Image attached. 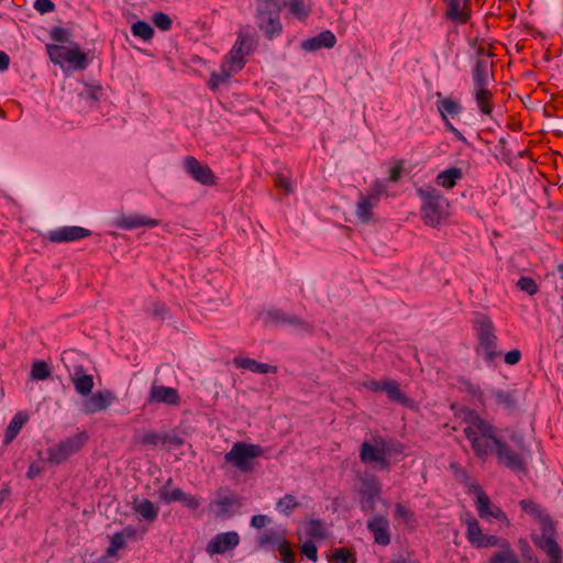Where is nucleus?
<instances>
[{
	"label": "nucleus",
	"instance_id": "nucleus-1",
	"mask_svg": "<svg viewBox=\"0 0 563 563\" xmlns=\"http://www.w3.org/2000/svg\"><path fill=\"white\" fill-rule=\"evenodd\" d=\"M463 433L471 443L475 456L486 460L494 455L499 465L514 472L526 473L528 471L529 449L522 434L512 432L510 440L515 443L511 448L498 435L497 428L472 409L464 411Z\"/></svg>",
	"mask_w": 563,
	"mask_h": 563
},
{
	"label": "nucleus",
	"instance_id": "nucleus-2",
	"mask_svg": "<svg viewBox=\"0 0 563 563\" xmlns=\"http://www.w3.org/2000/svg\"><path fill=\"white\" fill-rule=\"evenodd\" d=\"M473 328L476 331V336L479 346L476 349L477 353L482 350L486 362H493L500 356L497 351V335L495 333V325L489 316L485 313H476Z\"/></svg>",
	"mask_w": 563,
	"mask_h": 563
},
{
	"label": "nucleus",
	"instance_id": "nucleus-3",
	"mask_svg": "<svg viewBox=\"0 0 563 563\" xmlns=\"http://www.w3.org/2000/svg\"><path fill=\"white\" fill-rule=\"evenodd\" d=\"M401 452V448H393L391 443L380 435L374 437L372 443L365 441L360 449V460L365 464L376 463L382 468H389L387 457L391 453Z\"/></svg>",
	"mask_w": 563,
	"mask_h": 563
},
{
	"label": "nucleus",
	"instance_id": "nucleus-4",
	"mask_svg": "<svg viewBox=\"0 0 563 563\" xmlns=\"http://www.w3.org/2000/svg\"><path fill=\"white\" fill-rule=\"evenodd\" d=\"M280 4L278 0H260L257 5V24L268 38L280 31Z\"/></svg>",
	"mask_w": 563,
	"mask_h": 563
},
{
	"label": "nucleus",
	"instance_id": "nucleus-5",
	"mask_svg": "<svg viewBox=\"0 0 563 563\" xmlns=\"http://www.w3.org/2000/svg\"><path fill=\"white\" fill-rule=\"evenodd\" d=\"M87 441L88 434L85 431L62 440L47 449V461L52 464H62L79 452Z\"/></svg>",
	"mask_w": 563,
	"mask_h": 563
},
{
	"label": "nucleus",
	"instance_id": "nucleus-6",
	"mask_svg": "<svg viewBox=\"0 0 563 563\" xmlns=\"http://www.w3.org/2000/svg\"><path fill=\"white\" fill-rule=\"evenodd\" d=\"M262 454V449L255 444H246L236 442L232 449L225 453L224 461L233 464L243 473H247L253 468V461Z\"/></svg>",
	"mask_w": 563,
	"mask_h": 563
},
{
	"label": "nucleus",
	"instance_id": "nucleus-7",
	"mask_svg": "<svg viewBox=\"0 0 563 563\" xmlns=\"http://www.w3.org/2000/svg\"><path fill=\"white\" fill-rule=\"evenodd\" d=\"M46 51L54 64L63 65L66 63L79 70H84L88 66L87 55L78 47L70 48L57 44H47Z\"/></svg>",
	"mask_w": 563,
	"mask_h": 563
},
{
	"label": "nucleus",
	"instance_id": "nucleus-8",
	"mask_svg": "<svg viewBox=\"0 0 563 563\" xmlns=\"http://www.w3.org/2000/svg\"><path fill=\"white\" fill-rule=\"evenodd\" d=\"M254 44L255 42L250 34L239 32L236 42L225 56L223 64L227 65L231 71H240L245 66V57L252 53Z\"/></svg>",
	"mask_w": 563,
	"mask_h": 563
},
{
	"label": "nucleus",
	"instance_id": "nucleus-9",
	"mask_svg": "<svg viewBox=\"0 0 563 563\" xmlns=\"http://www.w3.org/2000/svg\"><path fill=\"white\" fill-rule=\"evenodd\" d=\"M438 101H437V110L440 113L441 119L444 122V126L446 131L453 134L454 139L467 143L466 137L459 131L449 120V117L455 118L457 117L462 110L463 107L460 103L459 100L452 98V97H442L441 92H437Z\"/></svg>",
	"mask_w": 563,
	"mask_h": 563
},
{
	"label": "nucleus",
	"instance_id": "nucleus-10",
	"mask_svg": "<svg viewBox=\"0 0 563 563\" xmlns=\"http://www.w3.org/2000/svg\"><path fill=\"white\" fill-rule=\"evenodd\" d=\"M444 11L442 18L451 24L459 26L470 23L472 20L471 0H442Z\"/></svg>",
	"mask_w": 563,
	"mask_h": 563
},
{
	"label": "nucleus",
	"instance_id": "nucleus-11",
	"mask_svg": "<svg viewBox=\"0 0 563 563\" xmlns=\"http://www.w3.org/2000/svg\"><path fill=\"white\" fill-rule=\"evenodd\" d=\"M91 235V231L79 225H65L48 231L44 239L52 243H68L79 241Z\"/></svg>",
	"mask_w": 563,
	"mask_h": 563
},
{
	"label": "nucleus",
	"instance_id": "nucleus-12",
	"mask_svg": "<svg viewBox=\"0 0 563 563\" xmlns=\"http://www.w3.org/2000/svg\"><path fill=\"white\" fill-rule=\"evenodd\" d=\"M465 523L467 527L466 538L474 548L484 549L495 547L499 543V537L485 534L474 517L468 516L467 519H465Z\"/></svg>",
	"mask_w": 563,
	"mask_h": 563
},
{
	"label": "nucleus",
	"instance_id": "nucleus-13",
	"mask_svg": "<svg viewBox=\"0 0 563 563\" xmlns=\"http://www.w3.org/2000/svg\"><path fill=\"white\" fill-rule=\"evenodd\" d=\"M184 165L186 172L199 184L203 186L216 185L217 177L212 169L208 165L200 163L196 157L187 156Z\"/></svg>",
	"mask_w": 563,
	"mask_h": 563
},
{
	"label": "nucleus",
	"instance_id": "nucleus-14",
	"mask_svg": "<svg viewBox=\"0 0 563 563\" xmlns=\"http://www.w3.org/2000/svg\"><path fill=\"white\" fill-rule=\"evenodd\" d=\"M240 543V536L235 531L221 532L216 534L206 547L209 555L224 554L235 549Z\"/></svg>",
	"mask_w": 563,
	"mask_h": 563
},
{
	"label": "nucleus",
	"instance_id": "nucleus-15",
	"mask_svg": "<svg viewBox=\"0 0 563 563\" xmlns=\"http://www.w3.org/2000/svg\"><path fill=\"white\" fill-rule=\"evenodd\" d=\"M472 488L476 494L475 505L481 518L493 517L498 520L506 518L505 512L499 507H496L492 504L488 495L483 490L481 486L473 485Z\"/></svg>",
	"mask_w": 563,
	"mask_h": 563
},
{
	"label": "nucleus",
	"instance_id": "nucleus-16",
	"mask_svg": "<svg viewBox=\"0 0 563 563\" xmlns=\"http://www.w3.org/2000/svg\"><path fill=\"white\" fill-rule=\"evenodd\" d=\"M66 367L68 368L75 390L81 396L90 395L95 386L92 375L88 374L81 365H73L70 367L66 364Z\"/></svg>",
	"mask_w": 563,
	"mask_h": 563
},
{
	"label": "nucleus",
	"instance_id": "nucleus-17",
	"mask_svg": "<svg viewBox=\"0 0 563 563\" xmlns=\"http://www.w3.org/2000/svg\"><path fill=\"white\" fill-rule=\"evenodd\" d=\"M147 404H165L170 406H178L180 404V396L176 388L167 387L164 385L153 384L147 397Z\"/></svg>",
	"mask_w": 563,
	"mask_h": 563
},
{
	"label": "nucleus",
	"instance_id": "nucleus-18",
	"mask_svg": "<svg viewBox=\"0 0 563 563\" xmlns=\"http://www.w3.org/2000/svg\"><path fill=\"white\" fill-rule=\"evenodd\" d=\"M367 529L377 544L386 547L390 543L389 519L386 515L373 516L367 521Z\"/></svg>",
	"mask_w": 563,
	"mask_h": 563
},
{
	"label": "nucleus",
	"instance_id": "nucleus-19",
	"mask_svg": "<svg viewBox=\"0 0 563 563\" xmlns=\"http://www.w3.org/2000/svg\"><path fill=\"white\" fill-rule=\"evenodd\" d=\"M537 522L541 527L542 534L532 539L534 545L543 551L550 548V542L559 544L555 540L556 526L550 515L545 512Z\"/></svg>",
	"mask_w": 563,
	"mask_h": 563
},
{
	"label": "nucleus",
	"instance_id": "nucleus-20",
	"mask_svg": "<svg viewBox=\"0 0 563 563\" xmlns=\"http://www.w3.org/2000/svg\"><path fill=\"white\" fill-rule=\"evenodd\" d=\"M117 399L113 391L109 389L99 390L84 401V411L86 413H96L109 408Z\"/></svg>",
	"mask_w": 563,
	"mask_h": 563
},
{
	"label": "nucleus",
	"instance_id": "nucleus-21",
	"mask_svg": "<svg viewBox=\"0 0 563 563\" xmlns=\"http://www.w3.org/2000/svg\"><path fill=\"white\" fill-rule=\"evenodd\" d=\"M386 191L387 188L382 180H374L366 194H360V198L357 201V207L360 211H371L374 207L377 206L382 196H384Z\"/></svg>",
	"mask_w": 563,
	"mask_h": 563
},
{
	"label": "nucleus",
	"instance_id": "nucleus-22",
	"mask_svg": "<svg viewBox=\"0 0 563 563\" xmlns=\"http://www.w3.org/2000/svg\"><path fill=\"white\" fill-rule=\"evenodd\" d=\"M112 224L121 230H134L142 227L153 228L158 224L157 220L135 213H121L113 219Z\"/></svg>",
	"mask_w": 563,
	"mask_h": 563
},
{
	"label": "nucleus",
	"instance_id": "nucleus-23",
	"mask_svg": "<svg viewBox=\"0 0 563 563\" xmlns=\"http://www.w3.org/2000/svg\"><path fill=\"white\" fill-rule=\"evenodd\" d=\"M336 44V37L330 30L320 32L313 37H309L301 42V48L306 52H316L321 48H332Z\"/></svg>",
	"mask_w": 563,
	"mask_h": 563
},
{
	"label": "nucleus",
	"instance_id": "nucleus-24",
	"mask_svg": "<svg viewBox=\"0 0 563 563\" xmlns=\"http://www.w3.org/2000/svg\"><path fill=\"white\" fill-rule=\"evenodd\" d=\"M473 97L481 113L492 117L494 93L488 89V86L474 88Z\"/></svg>",
	"mask_w": 563,
	"mask_h": 563
},
{
	"label": "nucleus",
	"instance_id": "nucleus-25",
	"mask_svg": "<svg viewBox=\"0 0 563 563\" xmlns=\"http://www.w3.org/2000/svg\"><path fill=\"white\" fill-rule=\"evenodd\" d=\"M495 547H499L500 551L494 553L489 558L488 563H520L518 555L512 550L508 540L499 538V543Z\"/></svg>",
	"mask_w": 563,
	"mask_h": 563
},
{
	"label": "nucleus",
	"instance_id": "nucleus-26",
	"mask_svg": "<svg viewBox=\"0 0 563 563\" xmlns=\"http://www.w3.org/2000/svg\"><path fill=\"white\" fill-rule=\"evenodd\" d=\"M301 527L309 540L322 541L328 538V529L321 519H309Z\"/></svg>",
	"mask_w": 563,
	"mask_h": 563
},
{
	"label": "nucleus",
	"instance_id": "nucleus-27",
	"mask_svg": "<svg viewBox=\"0 0 563 563\" xmlns=\"http://www.w3.org/2000/svg\"><path fill=\"white\" fill-rule=\"evenodd\" d=\"M492 395L498 406L515 410L518 407V393L516 389H493Z\"/></svg>",
	"mask_w": 563,
	"mask_h": 563
},
{
	"label": "nucleus",
	"instance_id": "nucleus-28",
	"mask_svg": "<svg viewBox=\"0 0 563 563\" xmlns=\"http://www.w3.org/2000/svg\"><path fill=\"white\" fill-rule=\"evenodd\" d=\"M27 413L23 411H19L18 413H15V416L12 418V420L10 421L9 426L4 431V445L10 444L18 437L19 432L21 431L22 427L27 422Z\"/></svg>",
	"mask_w": 563,
	"mask_h": 563
},
{
	"label": "nucleus",
	"instance_id": "nucleus-29",
	"mask_svg": "<svg viewBox=\"0 0 563 563\" xmlns=\"http://www.w3.org/2000/svg\"><path fill=\"white\" fill-rule=\"evenodd\" d=\"M463 178V172L459 167H450L442 170L437 176V184L445 189H452L455 187L457 180Z\"/></svg>",
	"mask_w": 563,
	"mask_h": 563
},
{
	"label": "nucleus",
	"instance_id": "nucleus-30",
	"mask_svg": "<svg viewBox=\"0 0 563 563\" xmlns=\"http://www.w3.org/2000/svg\"><path fill=\"white\" fill-rule=\"evenodd\" d=\"M474 88L488 86V65L483 58H478L472 70Z\"/></svg>",
	"mask_w": 563,
	"mask_h": 563
},
{
	"label": "nucleus",
	"instance_id": "nucleus-31",
	"mask_svg": "<svg viewBox=\"0 0 563 563\" xmlns=\"http://www.w3.org/2000/svg\"><path fill=\"white\" fill-rule=\"evenodd\" d=\"M329 563H356L355 552L347 547L335 548L327 554Z\"/></svg>",
	"mask_w": 563,
	"mask_h": 563
},
{
	"label": "nucleus",
	"instance_id": "nucleus-32",
	"mask_svg": "<svg viewBox=\"0 0 563 563\" xmlns=\"http://www.w3.org/2000/svg\"><path fill=\"white\" fill-rule=\"evenodd\" d=\"M172 485L173 478H168L158 492L161 500L166 504L179 501L184 497V492L178 487H172Z\"/></svg>",
	"mask_w": 563,
	"mask_h": 563
},
{
	"label": "nucleus",
	"instance_id": "nucleus-33",
	"mask_svg": "<svg viewBox=\"0 0 563 563\" xmlns=\"http://www.w3.org/2000/svg\"><path fill=\"white\" fill-rule=\"evenodd\" d=\"M286 5L289 13L300 22L305 21L310 15L311 9L306 4L305 0H289L287 3L284 1V7Z\"/></svg>",
	"mask_w": 563,
	"mask_h": 563
},
{
	"label": "nucleus",
	"instance_id": "nucleus-34",
	"mask_svg": "<svg viewBox=\"0 0 563 563\" xmlns=\"http://www.w3.org/2000/svg\"><path fill=\"white\" fill-rule=\"evenodd\" d=\"M234 364L239 368L249 369L253 373H268L272 368L268 364L260 363L249 357H236Z\"/></svg>",
	"mask_w": 563,
	"mask_h": 563
},
{
	"label": "nucleus",
	"instance_id": "nucleus-35",
	"mask_svg": "<svg viewBox=\"0 0 563 563\" xmlns=\"http://www.w3.org/2000/svg\"><path fill=\"white\" fill-rule=\"evenodd\" d=\"M134 510L145 520L153 522L157 519L158 508L150 499H143L134 505Z\"/></svg>",
	"mask_w": 563,
	"mask_h": 563
},
{
	"label": "nucleus",
	"instance_id": "nucleus-36",
	"mask_svg": "<svg viewBox=\"0 0 563 563\" xmlns=\"http://www.w3.org/2000/svg\"><path fill=\"white\" fill-rule=\"evenodd\" d=\"M383 391H385L391 400H395L400 404L407 402V397L400 390L399 384L396 380L385 379L383 385Z\"/></svg>",
	"mask_w": 563,
	"mask_h": 563
},
{
	"label": "nucleus",
	"instance_id": "nucleus-37",
	"mask_svg": "<svg viewBox=\"0 0 563 563\" xmlns=\"http://www.w3.org/2000/svg\"><path fill=\"white\" fill-rule=\"evenodd\" d=\"M232 74H235L234 71H231V69L224 65L221 64L220 71L219 73H212L211 77L209 79V88L212 90H216L221 84L225 82Z\"/></svg>",
	"mask_w": 563,
	"mask_h": 563
},
{
	"label": "nucleus",
	"instance_id": "nucleus-38",
	"mask_svg": "<svg viewBox=\"0 0 563 563\" xmlns=\"http://www.w3.org/2000/svg\"><path fill=\"white\" fill-rule=\"evenodd\" d=\"M131 32L134 36L140 37L144 41H150L154 35L153 27L144 21H137L132 24Z\"/></svg>",
	"mask_w": 563,
	"mask_h": 563
},
{
	"label": "nucleus",
	"instance_id": "nucleus-39",
	"mask_svg": "<svg viewBox=\"0 0 563 563\" xmlns=\"http://www.w3.org/2000/svg\"><path fill=\"white\" fill-rule=\"evenodd\" d=\"M32 379L45 380L51 376V369L44 361H35L32 364L31 374Z\"/></svg>",
	"mask_w": 563,
	"mask_h": 563
},
{
	"label": "nucleus",
	"instance_id": "nucleus-40",
	"mask_svg": "<svg viewBox=\"0 0 563 563\" xmlns=\"http://www.w3.org/2000/svg\"><path fill=\"white\" fill-rule=\"evenodd\" d=\"M519 506L526 514L532 516L537 521L540 519L547 511L542 509L536 501L531 499H522L519 501Z\"/></svg>",
	"mask_w": 563,
	"mask_h": 563
},
{
	"label": "nucleus",
	"instance_id": "nucleus-41",
	"mask_svg": "<svg viewBox=\"0 0 563 563\" xmlns=\"http://www.w3.org/2000/svg\"><path fill=\"white\" fill-rule=\"evenodd\" d=\"M257 543H258V545L261 548H264L266 545L273 544V545L276 547V550L282 555V541H279V537H278V534L276 532H274V531H265V532H263L258 537Z\"/></svg>",
	"mask_w": 563,
	"mask_h": 563
},
{
	"label": "nucleus",
	"instance_id": "nucleus-42",
	"mask_svg": "<svg viewBox=\"0 0 563 563\" xmlns=\"http://www.w3.org/2000/svg\"><path fill=\"white\" fill-rule=\"evenodd\" d=\"M517 287L529 296H534L539 291L536 280L528 276L520 277L517 282Z\"/></svg>",
	"mask_w": 563,
	"mask_h": 563
},
{
	"label": "nucleus",
	"instance_id": "nucleus-43",
	"mask_svg": "<svg viewBox=\"0 0 563 563\" xmlns=\"http://www.w3.org/2000/svg\"><path fill=\"white\" fill-rule=\"evenodd\" d=\"M153 23L162 31H168L172 27V19L164 12H156L153 15Z\"/></svg>",
	"mask_w": 563,
	"mask_h": 563
},
{
	"label": "nucleus",
	"instance_id": "nucleus-44",
	"mask_svg": "<svg viewBox=\"0 0 563 563\" xmlns=\"http://www.w3.org/2000/svg\"><path fill=\"white\" fill-rule=\"evenodd\" d=\"M448 213H423L422 221L426 225L435 228L446 221Z\"/></svg>",
	"mask_w": 563,
	"mask_h": 563
},
{
	"label": "nucleus",
	"instance_id": "nucleus-45",
	"mask_svg": "<svg viewBox=\"0 0 563 563\" xmlns=\"http://www.w3.org/2000/svg\"><path fill=\"white\" fill-rule=\"evenodd\" d=\"M125 547V541L122 539L121 534L114 533L110 538V545L107 549V554L109 556H114L117 552Z\"/></svg>",
	"mask_w": 563,
	"mask_h": 563
},
{
	"label": "nucleus",
	"instance_id": "nucleus-46",
	"mask_svg": "<svg viewBox=\"0 0 563 563\" xmlns=\"http://www.w3.org/2000/svg\"><path fill=\"white\" fill-rule=\"evenodd\" d=\"M314 540H307L300 545L301 553L307 556L312 562H317L318 560V553H317V547L313 543Z\"/></svg>",
	"mask_w": 563,
	"mask_h": 563
},
{
	"label": "nucleus",
	"instance_id": "nucleus-47",
	"mask_svg": "<svg viewBox=\"0 0 563 563\" xmlns=\"http://www.w3.org/2000/svg\"><path fill=\"white\" fill-rule=\"evenodd\" d=\"M462 385L464 387V390L474 396L478 399L481 404H483L484 393L479 385L473 384L470 380H463Z\"/></svg>",
	"mask_w": 563,
	"mask_h": 563
},
{
	"label": "nucleus",
	"instance_id": "nucleus-48",
	"mask_svg": "<svg viewBox=\"0 0 563 563\" xmlns=\"http://www.w3.org/2000/svg\"><path fill=\"white\" fill-rule=\"evenodd\" d=\"M395 518L404 519L405 522H411L415 520V515L410 509L406 508L401 504H397L395 508Z\"/></svg>",
	"mask_w": 563,
	"mask_h": 563
},
{
	"label": "nucleus",
	"instance_id": "nucleus-49",
	"mask_svg": "<svg viewBox=\"0 0 563 563\" xmlns=\"http://www.w3.org/2000/svg\"><path fill=\"white\" fill-rule=\"evenodd\" d=\"M543 551L550 558V563H562V549L559 544L550 542V548Z\"/></svg>",
	"mask_w": 563,
	"mask_h": 563
},
{
	"label": "nucleus",
	"instance_id": "nucleus-50",
	"mask_svg": "<svg viewBox=\"0 0 563 563\" xmlns=\"http://www.w3.org/2000/svg\"><path fill=\"white\" fill-rule=\"evenodd\" d=\"M402 170H404V161L399 159L389 169L388 181L397 183L401 177Z\"/></svg>",
	"mask_w": 563,
	"mask_h": 563
},
{
	"label": "nucleus",
	"instance_id": "nucleus-51",
	"mask_svg": "<svg viewBox=\"0 0 563 563\" xmlns=\"http://www.w3.org/2000/svg\"><path fill=\"white\" fill-rule=\"evenodd\" d=\"M161 441V435L154 431L144 433L140 439V443L143 445H157Z\"/></svg>",
	"mask_w": 563,
	"mask_h": 563
},
{
	"label": "nucleus",
	"instance_id": "nucleus-52",
	"mask_svg": "<svg viewBox=\"0 0 563 563\" xmlns=\"http://www.w3.org/2000/svg\"><path fill=\"white\" fill-rule=\"evenodd\" d=\"M34 8L40 13L44 14L54 11L55 4L52 0H35Z\"/></svg>",
	"mask_w": 563,
	"mask_h": 563
},
{
	"label": "nucleus",
	"instance_id": "nucleus-53",
	"mask_svg": "<svg viewBox=\"0 0 563 563\" xmlns=\"http://www.w3.org/2000/svg\"><path fill=\"white\" fill-rule=\"evenodd\" d=\"M190 510H197L200 507V499L196 496L188 495L184 492V497L179 500Z\"/></svg>",
	"mask_w": 563,
	"mask_h": 563
},
{
	"label": "nucleus",
	"instance_id": "nucleus-54",
	"mask_svg": "<svg viewBox=\"0 0 563 563\" xmlns=\"http://www.w3.org/2000/svg\"><path fill=\"white\" fill-rule=\"evenodd\" d=\"M471 47L475 51L478 58L485 55L486 52V41L479 37H474L471 43Z\"/></svg>",
	"mask_w": 563,
	"mask_h": 563
},
{
	"label": "nucleus",
	"instance_id": "nucleus-55",
	"mask_svg": "<svg viewBox=\"0 0 563 563\" xmlns=\"http://www.w3.org/2000/svg\"><path fill=\"white\" fill-rule=\"evenodd\" d=\"M423 196L426 200L429 202V205L432 207V211H438L440 208L439 201L441 197L438 195L435 189H432L430 191L423 192Z\"/></svg>",
	"mask_w": 563,
	"mask_h": 563
},
{
	"label": "nucleus",
	"instance_id": "nucleus-56",
	"mask_svg": "<svg viewBox=\"0 0 563 563\" xmlns=\"http://www.w3.org/2000/svg\"><path fill=\"white\" fill-rule=\"evenodd\" d=\"M51 37L58 43H65L68 41L69 33L63 27H54L51 32Z\"/></svg>",
	"mask_w": 563,
	"mask_h": 563
},
{
	"label": "nucleus",
	"instance_id": "nucleus-57",
	"mask_svg": "<svg viewBox=\"0 0 563 563\" xmlns=\"http://www.w3.org/2000/svg\"><path fill=\"white\" fill-rule=\"evenodd\" d=\"M271 522L272 519L266 515H255L251 519V526L255 529L264 528L266 525Z\"/></svg>",
	"mask_w": 563,
	"mask_h": 563
},
{
	"label": "nucleus",
	"instance_id": "nucleus-58",
	"mask_svg": "<svg viewBox=\"0 0 563 563\" xmlns=\"http://www.w3.org/2000/svg\"><path fill=\"white\" fill-rule=\"evenodd\" d=\"M298 506H300V503L296 500L295 496H292V495L284 496V511L286 514H289Z\"/></svg>",
	"mask_w": 563,
	"mask_h": 563
},
{
	"label": "nucleus",
	"instance_id": "nucleus-59",
	"mask_svg": "<svg viewBox=\"0 0 563 563\" xmlns=\"http://www.w3.org/2000/svg\"><path fill=\"white\" fill-rule=\"evenodd\" d=\"M296 553L290 547V543L284 539V563H295Z\"/></svg>",
	"mask_w": 563,
	"mask_h": 563
},
{
	"label": "nucleus",
	"instance_id": "nucleus-60",
	"mask_svg": "<svg viewBox=\"0 0 563 563\" xmlns=\"http://www.w3.org/2000/svg\"><path fill=\"white\" fill-rule=\"evenodd\" d=\"M520 358H521V352L519 350L515 349V350H511L506 353L505 363L508 365H515V364L519 363Z\"/></svg>",
	"mask_w": 563,
	"mask_h": 563
},
{
	"label": "nucleus",
	"instance_id": "nucleus-61",
	"mask_svg": "<svg viewBox=\"0 0 563 563\" xmlns=\"http://www.w3.org/2000/svg\"><path fill=\"white\" fill-rule=\"evenodd\" d=\"M166 312H167V309H166V306L164 303L158 302V301H155V302L152 303L151 313L153 316L158 317V318H164Z\"/></svg>",
	"mask_w": 563,
	"mask_h": 563
},
{
	"label": "nucleus",
	"instance_id": "nucleus-62",
	"mask_svg": "<svg viewBox=\"0 0 563 563\" xmlns=\"http://www.w3.org/2000/svg\"><path fill=\"white\" fill-rule=\"evenodd\" d=\"M383 385H384V380L378 382V380H374V379H368L363 383V386L366 389L374 391V393L383 391Z\"/></svg>",
	"mask_w": 563,
	"mask_h": 563
},
{
	"label": "nucleus",
	"instance_id": "nucleus-63",
	"mask_svg": "<svg viewBox=\"0 0 563 563\" xmlns=\"http://www.w3.org/2000/svg\"><path fill=\"white\" fill-rule=\"evenodd\" d=\"M43 466L41 463H32L30 466H29V470H27V473H26V476L27 478L30 479H34L37 475H40L42 472H43Z\"/></svg>",
	"mask_w": 563,
	"mask_h": 563
},
{
	"label": "nucleus",
	"instance_id": "nucleus-64",
	"mask_svg": "<svg viewBox=\"0 0 563 563\" xmlns=\"http://www.w3.org/2000/svg\"><path fill=\"white\" fill-rule=\"evenodd\" d=\"M118 534H121L122 539L126 541V539H132L135 536V529L133 527H126L120 532H117Z\"/></svg>",
	"mask_w": 563,
	"mask_h": 563
}]
</instances>
